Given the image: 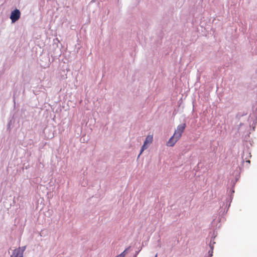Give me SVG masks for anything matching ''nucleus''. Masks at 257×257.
Listing matches in <instances>:
<instances>
[{
  "instance_id": "6",
  "label": "nucleus",
  "mask_w": 257,
  "mask_h": 257,
  "mask_svg": "<svg viewBox=\"0 0 257 257\" xmlns=\"http://www.w3.org/2000/svg\"><path fill=\"white\" fill-rule=\"evenodd\" d=\"M214 243H215V242H213L212 244H211V243L209 244L210 248V250L208 251L209 257H211L212 256L213 250V248H214L213 244H214Z\"/></svg>"
},
{
  "instance_id": "3",
  "label": "nucleus",
  "mask_w": 257,
  "mask_h": 257,
  "mask_svg": "<svg viewBox=\"0 0 257 257\" xmlns=\"http://www.w3.org/2000/svg\"><path fill=\"white\" fill-rule=\"evenodd\" d=\"M21 16L20 11L18 9H16L12 11L10 16V19L12 23H15L18 21Z\"/></svg>"
},
{
  "instance_id": "9",
  "label": "nucleus",
  "mask_w": 257,
  "mask_h": 257,
  "mask_svg": "<svg viewBox=\"0 0 257 257\" xmlns=\"http://www.w3.org/2000/svg\"><path fill=\"white\" fill-rule=\"evenodd\" d=\"M115 257H122V256H121V255L119 254V255L116 256Z\"/></svg>"
},
{
  "instance_id": "2",
  "label": "nucleus",
  "mask_w": 257,
  "mask_h": 257,
  "mask_svg": "<svg viewBox=\"0 0 257 257\" xmlns=\"http://www.w3.org/2000/svg\"><path fill=\"white\" fill-rule=\"evenodd\" d=\"M153 135H148L146 137V138L145 139V142L144 143V144H143V145L142 147L141 152H140V154L139 155V157L143 152V151L144 150H145L146 149H147L149 147L150 145L151 144H152V143L153 142Z\"/></svg>"
},
{
  "instance_id": "7",
  "label": "nucleus",
  "mask_w": 257,
  "mask_h": 257,
  "mask_svg": "<svg viewBox=\"0 0 257 257\" xmlns=\"http://www.w3.org/2000/svg\"><path fill=\"white\" fill-rule=\"evenodd\" d=\"M130 247H128L127 248H126L122 252H121L120 254H119L120 255H121L122 257H124L125 254H126V252L127 251V250L129 249Z\"/></svg>"
},
{
  "instance_id": "1",
  "label": "nucleus",
  "mask_w": 257,
  "mask_h": 257,
  "mask_svg": "<svg viewBox=\"0 0 257 257\" xmlns=\"http://www.w3.org/2000/svg\"><path fill=\"white\" fill-rule=\"evenodd\" d=\"M186 123H183L178 125L177 128L175 130L174 135L176 136L177 139H180L183 133L184 132L185 127Z\"/></svg>"
},
{
  "instance_id": "10",
  "label": "nucleus",
  "mask_w": 257,
  "mask_h": 257,
  "mask_svg": "<svg viewBox=\"0 0 257 257\" xmlns=\"http://www.w3.org/2000/svg\"><path fill=\"white\" fill-rule=\"evenodd\" d=\"M157 254H156V255H155V257H157Z\"/></svg>"
},
{
  "instance_id": "4",
  "label": "nucleus",
  "mask_w": 257,
  "mask_h": 257,
  "mask_svg": "<svg viewBox=\"0 0 257 257\" xmlns=\"http://www.w3.org/2000/svg\"><path fill=\"white\" fill-rule=\"evenodd\" d=\"M11 257H23V252L21 251V248L20 247L18 248L15 249L11 255Z\"/></svg>"
},
{
  "instance_id": "8",
  "label": "nucleus",
  "mask_w": 257,
  "mask_h": 257,
  "mask_svg": "<svg viewBox=\"0 0 257 257\" xmlns=\"http://www.w3.org/2000/svg\"><path fill=\"white\" fill-rule=\"evenodd\" d=\"M21 251H22V252L23 253V252H24V251H25V250L26 248V246H23V247H21Z\"/></svg>"
},
{
  "instance_id": "5",
  "label": "nucleus",
  "mask_w": 257,
  "mask_h": 257,
  "mask_svg": "<svg viewBox=\"0 0 257 257\" xmlns=\"http://www.w3.org/2000/svg\"><path fill=\"white\" fill-rule=\"evenodd\" d=\"M180 139H177L176 136L175 135H173L172 137L169 140V141L167 143V146L169 147H173L176 143Z\"/></svg>"
}]
</instances>
